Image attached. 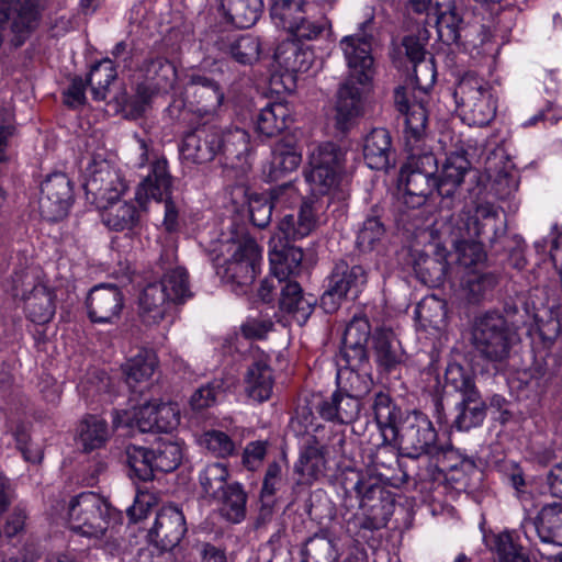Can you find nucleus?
<instances>
[{"label": "nucleus", "mask_w": 562, "mask_h": 562, "mask_svg": "<svg viewBox=\"0 0 562 562\" xmlns=\"http://www.w3.org/2000/svg\"><path fill=\"white\" fill-rule=\"evenodd\" d=\"M397 463L395 453L389 446H381L376 449L374 454L371 457V472L374 476L367 477L366 475L355 472L353 477L347 479L346 483H355L358 477L366 481L378 482L382 486V482L389 481L391 476L389 472L393 469V465Z\"/></svg>", "instance_id": "47"}, {"label": "nucleus", "mask_w": 562, "mask_h": 562, "mask_svg": "<svg viewBox=\"0 0 562 562\" xmlns=\"http://www.w3.org/2000/svg\"><path fill=\"white\" fill-rule=\"evenodd\" d=\"M126 462L131 474L142 481H149L154 477L156 467L151 448L140 446H128L126 448Z\"/></svg>", "instance_id": "48"}, {"label": "nucleus", "mask_w": 562, "mask_h": 562, "mask_svg": "<svg viewBox=\"0 0 562 562\" xmlns=\"http://www.w3.org/2000/svg\"><path fill=\"white\" fill-rule=\"evenodd\" d=\"M225 259L218 269L225 282L246 292L257 274L260 249L248 236L237 237L223 244Z\"/></svg>", "instance_id": "6"}, {"label": "nucleus", "mask_w": 562, "mask_h": 562, "mask_svg": "<svg viewBox=\"0 0 562 562\" xmlns=\"http://www.w3.org/2000/svg\"><path fill=\"white\" fill-rule=\"evenodd\" d=\"M119 520L120 513L94 492L80 493L69 502V527L81 536L99 538Z\"/></svg>", "instance_id": "5"}, {"label": "nucleus", "mask_w": 562, "mask_h": 562, "mask_svg": "<svg viewBox=\"0 0 562 562\" xmlns=\"http://www.w3.org/2000/svg\"><path fill=\"white\" fill-rule=\"evenodd\" d=\"M329 21L321 15L317 18L307 16L306 13L302 16V22H299L290 34H292L297 42L303 40L313 41L319 38L325 32L329 31Z\"/></svg>", "instance_id": "57"}, {"label": "nucleus", "mask_w": 562, "mask_h": 562, "mask_svg": "<svg viewBox=\"0 0 562 562\" xmlns=\"http://www.w3.org/2000/svg\"><path fill=\"white\" fill-rule=\"evenodd\" d=\"M436 159L432 154L425 153L419 156H409L406 165L401 169V181L404 184L403 203L408 209H418L427 202L437 190L434 167Z\"/></svg>", "instance_id": "10"}, {"label": "nucleus", "mask_w": 562, "mask_h": 562, "mask_svg": "<svg viewBox=\"0 0 562 562\" xmlns=\"http://www.w3.org/2000/svg\"><path fill=\"white\" fill-rule=\"evenodd\" d=\"M171 186L172 179L167 169V160L164 157H155L151 162V172L139 184L136 198L162 200L165 195L170 194Z\"/></svg>", "instance_id": "37"}, {"label": "nucleus", "mask_w": 562, "mask_h": 562, "mask_svg": "<svg viewBox=\"0 0 562 562\" xmlns=\"http://www.w3.org/2000/svg\"><path fill=\"white\" fill-rule=\"evenodd\" d=\"M151 98L153 90L146 85H138L132 98H130L125 91L113 97L120 106L124 110H128L130 113L135 116L142 115L146 111Z\"/></svg>", "instance_id": "59"}, {"label": "nucleus", "mask_w": 562, "mask_h": 562, "mask_svg": "<svg viewBox=\"0 0 562 562\" xmlns=\"http://www.w3.org/2000/svg\"><path fill=\"white\" fill-rule=\"evenodd\" d=\"M432 15L439 40L459 46L464 30L471 26L463 19V0H435Z\"/></svg>", "instance_id": "20"}, {"label": "nucleus", "mask_w": 562, "mask_h": 562, "mask_svg": "<svg viewBox=\"0 0 562 562\" xmlns=\"http://www.w3.org/2000/svg\"><path fill=\"white\" fill-rule=\"evenodd\" d=\"M281 311L288 313L299 324L304 325L314 311L316 299L313 295L305 296L301 285L291 279L279 285Z\"/></svg>", "instance_id": "29"}, {"label": "nucleus", "mask_w": 562, "mask_h": 562, "mask_svg": "<svg viewBox=\"0 0 562 562\" xmlns=\"http://www.w3.org/2000/svg\"><path fill=\"white\" fill-rule=\"evenodd\" d=\"M345 154L338 143H310L305 180L313 194L337 201L347 199L349 176L344 167Z\"/></svg>", "instance_id": "2"}, {"label": "nucleus", "mask_w": 562, "mask_h": 562, "mask_svg": "<svg viewBox=\"0 0 562 562\" xmlns=\"http://www.w3.org/2000/svg\"><path fill=\"white\" fill-rule=\"evenodd\" d=\"M116 78V69L114 68L111 59L105 58L102 61L94 64L87 78V85L91 89L94 100L103 101L109 93L110 85Z\"/></svg>", "instance_id": "46"}, {"label": "nucleus", "mask_w": 562, "mask_h": 562, "mask_svg": "<svg viewBox=\"0 0 562 562\" xmlns=\"http://www.w3.org/2000/svg\"><path fill=\"white\" fill-rule=\"evenodd\" d=\"M228 475V469L222 462L204 465L199 472V483L203 494L211 498L220 497V494L231 484L227 483Z\"/></svg>", "instance_id": "45"}, {"label": "nucleus", "mask_w": 562, "mask_h": 562, "mask_svg": "<svg viewBox=\"0 0 562 562\" xmlns=\"http://www.w3.org/2000/svg\"><path fill=\"white\" fill-rule=\"evenodd\" d=\"M154 454V465L156 471L171 472L176 470L181 463L183 452L180 443L160 439L154 448H151Z\"/></svg>", "instance_id": "50"}, {"label": "nucleus", "mask_w": 562, "mask_h": 562, "mask_svg": "<svg viewBox=\"0 0 562 562\" xmlns=\"http://www.w3.org/2000/svg\"><path fill=\"white\" fill-rule=\"evenodd\" d=\"M368 281V273L361 265L337 261L328 277L326 291L321 297V306L326 313H334L348 299H356Z\"/></svg>", "instance_id": "11"}, {"label": "nucleus", "mask_w": 562, "mask_h": 562, "mask_svg": "<svg viewBox=\"0 0 562 562\" xmlns=\"http://www.w3.org/2000/svg\"><path fill=\"white\" fill-rule=\"evenodd\" d=\"M109 437L110 430L106 422L98 416H87L78 426V445L86 452L102 448Z\"/></svg>", "instance_id": "42"}, {"label": "nucleus", "mask_w": 562, "mask_h": 562, "mask_svg": "<svg viewBox=\"0 0 562 562\" xmlns=\"http://www.w3.org/2000/svg\"><path fill=\"white\" fill-rule=\"evenodd\" d=\"M11 293L23 301L25 315L32 323L43 325L54 317L56 305L53 291L42 283H35L31 273H15Z\"/></svg>", "instance_id": "14"}, {"label": "nucleus", "mask_w": 562, "mask_h": 562, "mask_svg": "<svg viewBox=\"0 0 562 562\" xmlns=\"http://www.w3.org/2000/svg\"><path fill=\"white\" fill-rule=\"evenodd\" d=\"M385 229L379 217L371 216L364 220L357 234V247L361 251H370L384 236Z\"/></svg>", "instance_id": "60"}, {"label": "nucleus", "mask_w": 562, "mask_h": 562, "mask_svg": "<svg viewBox=\"0 0 562 562\" xmlns=\"http://www.w3.org/2000/svg\"><path fill=\"white\" fill-rule=\"evenodd\" d=\"M82 188L87 199L103 207L120 199L126 191V181L119 169L106 160L89 161L82 175Z\"/></svg>", "instance_id": "9"}, {"label": "nucleus", "mask_w": 562, "mask_h": 562, "mask_svg": "<svg viewBox=\"0 0 562 562\" xmlns=\"http://www.w3.org/2000/svg\"><path fill=\"white\" fill-rule=\"evenodd\" d=\"M302 161V154L295 143H274L271 149V160L265 169L267 178L276 181L285 173L294 171Z\"/></svg>", "instance_id": "39"}, {"label": "nucleus", "mask_w": 562, "mask_h": 562, "mask_svg": "<svg viewBox=\"0 0 562 562\" xmlns=\"http://www.w3.org/2000/svg\"><path fill=\"white\" fill-rule=\"evenodd\" d=\"M289 116V109L285 104L277 102L269 103L261 109L257 116L256 130L257 132L268 138L277 137L282 131L286 128V119Z\"/></svg>", "instance_id": "43"}, {"label": "nucleus", "mask_w": 562, "mask_h": 562, "mask_svg": "<svg viewBox=\"0 0 562 562\" xmlns=\"http://www.w3.org/2000/svg\"><path fill=\"white\" fill-rule=\"evenodd\" d=\"M209 132L213 137H218L220 140H248L249 134L246 130L238 126L217 127L214 124L205 122L198 125L193 130L186 132V137H196L198 139L209 137Z\"/></svg>", "instance_id": "55"}, {"label": "nucleus", "mask_w": 562, "mask_h": 562, "mask_svg": "<svg viewBox=\"0 0 562 562\" xmlns=\"http://www.w3.org/2000/svg\"><path fill=\"white\" fill-rule=\"evenodd\" d=\"M143 69L147 77L156 81L158 88H168L177 79L175 65L165 57L156 56L144 61Z\"/></svg>", "instance_id": "53"}, {"label": "nucleus", "mask_w": 562, "mask_h": 562, "mask_svg": "<svg viewBox=\"0 0 562 562\" xmlns=\"http://www.w3.org/2000/svg\"><path fill=\"white\" fill-rule=\"evenodd\" d=\"M499 211L490 203H479L473 214L471 212H462L456 224L449 225L458 229V235L464 237H480L483 234L492 233L494 236L499 231Z\"/></svg>", "instance_id": "24"}, {"label": "nucleus", "mask_w": 562, "mask_h": 562, "mask_svg": "<svg viewBox=\"0 0 562 562\" xmlns=\"http://www.w3.org/2000/svg\"><path fill=\"white\" fill-rule=\"evenodd\" d=\"M102 222L111 231H133L140 221V211L134 202H120L119 200L101 207Z\"/></svg>", "instance_id": "36"}, {"label": "nucleus", "mask_w": 562, "mask_h": 562, "mask_svg": "<svg viewBox=\"0 0 562 562\" xmlns=\"http://www.w3.org/2000/svg\"><path fill=\"white\" fill-rule=\"evenodd\" d=\"M123 306V294L112 284L93 286L87 297L88 316L95 324H114L120 318Z\"/></svg>", "instance_id": "21"}, {"label": "nucleus", "mask_w": 562, "mask_h": 562, "mask_svg": "<svg viewBox=\"0 0 562 562\" xmlns=\"http://www.w3.org/2000/svg\"><path fill=\"white\" fill-rule=\"evenodd\" d=\"M221 148V143H181L180 157L189 162L205 164L211 161Z\"/></svg>", "instance_id": "58"}, {"label": "nucleus", "mask_w": 562, "mask_h": 562, "mask_svg": "<svg viewBox=\"0 0 562 562\" xmlns=\"http://www.w3.org/2000/svg\"><path fill=\"white\" fill-rule=\"evenodd\" d=\"M215 47L241 66H252L258 63L262 52L260 38L250 33L221 35L215 42Z\"/></svg>", "instance_id": "25"}, {"label": "nucleus", "mask_w": 562, "mask_h": 562, "mask_svg": "<svg viewBox=\"0 0 562 562\" xmlns=\"http://www.w3.org/2000/svg\"><path fill=\"white\" fill-rule=\"evenodd\" d=\"M179 411L171 403L147 402L134 407L126 425L142 432H168L179 425Z\"/></svg>", "instance_id": "18"}, {"label": "nucleus", "mask_w": 562, "mask_h": 562, "mask_svg": "<svg viewBox=\"0 0 562 562\" xmlns=\"http://www.w3.org/2000/svg\"><path fill=\"white\" fill-rule=\"evenodd\" d=\"M378 33L375 15L369 12L363 21L358 23L356 33L339 41L346 63L362 65L363 68L374 67L372 50Z\"/></svg>", "instance_id": "17"}, {"label": "nucleus", "mask_w": 562, "mask_h": 562, "mask_svg": "<svg viewBox=\"0 0 562 562\" xmlns=\"http://www.w3.org/2000/svg\"><path fill=\"white\" fill-rule=\"evenodd\" d=\"M453 97L469 125L484 126L495 115L488 83L474 72H468L459 80Z\"/></svg>", "instance_id": "8"}, {"label": "nucleus", "mask_w": 562, "mask_h": 562, "mask_svg": "<svg viewBox=\"0 0 562 562\" xmlns=\"http://www.w3.org/2000/svg\"><path fill=\"white\" fill-rule=\"evenodd\" d=\"M288 243L282 245L280 250L274 248L270 251L272 274L278 279L279 285L299 273L303 260L302 249L289 246Z\"/></svg>", "instance_id": "40"}, {"label": "nucleus", "mask_w": 562, "mask_h": 562, "mask_svg": "<svg viewBox=\"0 0 562 562\" xmlns=\"http://www.w3.org/2000/svg\"><path fill=\"white\" fill-rule=\"evenodd\" d=\"M324 467L325 457L322 448L317 445H308L301 451L294 470L302 476L311 480L316 479L323 472Z\"/></svg>", "instance_id": "54"}, {"label": "nucleus", "mask_w": 562, "mask_h": 562, "mask_svg": "<svg viewBox=\"0 0 562 562\" xmlns=\"http://www.w3.org/2000/svg\"><path fill=\"white\" fill-rule=\"evenodd\" d=\"M447 231L450 233L451 244L454 248L450 258L457 265V268H462L464 274L479 270V267L483 265L486 258L483 246L474 240L475 237L459 236L457 228L448 226Z\"/></svg>", "instance_id": "31"}, {"label": "nucleus", "mask_w": 562, "mask_h": 562, "mask_svg": "<svg viewBox=\"0 0 562 562\" xmlns=\"http://www.w3.org/2000/svg\"><path fill=\"white\" fill-rule=\"evenodd\" d=\"M470 170L471 164L463 153H453L447 157L440 177L436 179L437 192L441 196V213L454 207L456 192Z\"/></svg>", "instance_id": "22"}, {"label": "nucleus", "mask_w": 562, "mask_h": 562, "mask_svg": "<svg viewBox=\"0 0 562 562\" xmlns=\"http://www.w3.org/2000/svg\"><path fill=\"white\" fill-rule=\"evenodd\" d=\"M336 550L331 540L325 537L310 539L304 549L305 562H334Z\"/></svg>", "instance_id": "63"}, {"label": "nucleus", "mask_w": 562, "mask_h": 562, "mask_svg": "<svg viewBox=\"0 0 562 562\" xmlns=\"http://www.w3.org/2000/svg\"><path fill=\"white\" fill-rule=\"evenodd\" d=\"M175 260L173 250L161 254L158 262L160 280L149 283L139 296V315L147 325L160 323L173 306L186 303L193 295L187 269Z\"/></svg>", "instance_id": "1"}, {"label": "nucleus", "mask_w": 562, "mask_h": 562, "mask_svg": "<svg viewBox=\"0 0 562 562\" xmlns=\"http://www.w3.org/2000/svg\"><path fill=\"white\" fill-rule=\"evenodd\" d=\"M436 76L437 71L432 55H428V58L413 64L412 79L414 81V89L423 94H427L434 87Z\"/></svg>", "instance_id": "61"}, {"label": "nucleus", "mask_w": 562, "mask_h": 562, "mask_svg": "<svg viewBox=\"0 0 562 562\" xmlns=\"http://www.w3.org/2000/svg\"><path fill=\"white\" fill-rule=\"evenodd\" d=\"M323 205L315 200L304 201L296 215V228L292 226V214H285L278 225L285 241L301 239L310 235L318 222V213Z\"/></svg>", "instance_id": "30"}, {"label": "nucleus", "mask_w": 562, "mask_h": 562, "mask_svg": "<svg viewBox=\"0 0 562 562\" xmlns=\"http://www.w3.org/2000/svg\"><path fill=\"white\" fill-rule=\"evenodd\" d=\"M519 341L517 330L498 312H486L474 317L470 342L476 357L494 366L505 363Z\"/></svg>", "instance_id": "3"}, {"label": "nucleus", "mask_w": 562, "mask_h": 562, "mask_svg": "<svg viewBox=\"0 0 562 562\" xmlns=\"http://www.w3.org/2000/svg\"><path fill=\"white\" fill-rule=\"evenodd\" d=\"M157 364L156 356L150 350H140L124 366L126 382L132 385L147 381L153 375Z\"/></svg>", "instance_id": "49"}, {"label": "nucleus", "mask_w": 562, "mask_h": 562, "mask_svg": "<svg viewBox=\"0 0 562 562\" xmlns=\"http://www.w3.org/2000/svg\"><path fill=\"white\" fill-rule=\"evenodd\" d=\"M303 0H273L270 16L274 24L291 33L305 13Z\"/></svg>", "instance_id": "44"}, {"label": "nucleus", "mask_w": 562, "mask_h": 562, "mask_svg": "<svg viewBox=\"0 0 562 562\" xmlns=\"http://www.w3.org/2000/svg\"><path fill=\"white\" fill-rule=\"evenodd\" d=\"M361 411L360 400L340 389L323 401L318 412L327 420L349 424L355 422Z\"/></svg>", "instance_id": "32"}, {"label": "nucleus", "mask_w": 562, "mask_h": 562, "mask_svg": "<svg viewBox=\"0 0 562 562\" xmlns=\"http://www.w3.org/2000/svg\"><path fill=\"white\" fill-rule=\"evenodd\" d=\"M220 513L227 521L239 524L246 517L247 494L238 482L231 483L216 498Z\"/></svg>", "instance_id": "41"}, {"label": "nucleus", "mask_w": 562, "mask_h": 562, "mask_svg": "<svg viewBox=\"0 0 562 562\" xmlns=\"http://www.w3.org/2000/svg\"><path fill=\"white\" fill-rule=\"evenodd\" d=\"M184 97L200 117H214L224 102L225 92L214 78L203 74H191L184 87Z\"/></svg>", "instance_id": "15"}, {"label": "nucleus", "mask_w": 562, "mask_h": 562, "mask_svg": "<svg viewBox=\"0 0 562 562\" xmlns=\"http://www.w3.org/2000/svg\"><path fill=\"white\" fill-rule=\"evenodd\" d=\"M72 186L63 172L49 175L41 186L38 199L40 213L47 221L64 218L72 203Z\"/></svg>", "instance_id": "16"}, {"label": "nucleus", "mask_w": 562, "mask_h": 562, "mask_svg": "<svg viewBox=\"0 0 562 562\" xmlns=\"http://www.w3.org/2000/svg\"><path fill=\"white\" fill-rule=\"evenodd\" d=\"M521 531L528 540L537 536L543 543L562 547V504L543 506L535 519H525Z\"/></svg>", "instance_id": "23"}, {"label": "nucleus", "mask_w": 562, "mask_h": 562, "mask_svg": "<svg viewBox=\"0 0 562 562\" xmlns=\"http://www.w3.org/2000/svg\"><path fill=\"white\" fill-rule=\"evenodd\" d=\"M186 531L187 525L182 510L169 505L158 510L148 538L160 551H169L180 543Z\"/></svg>", "instance_id": "19"}, {"label": "nucleus", "mask_w": 562, "mask_h": 562, "mask_svg": "<svg viewBox=\"0 0 562 562\" xmlns=\"http://www.w3.org/2000/svg\"><path fill=\"white\" fill-rule=\"evenodd\" d=\"M351 491L360 499L362 513L356 514L347 522L348 531L356 529L372 531L384 527L387 522L385 510V491L376 481H366L361 477L353 483Z\"/></svg>", "instance_id": "13"}, {"label": "nucleus", "mask_w": 562, "mask_h": 562, "mask_svg": "<svg viewBox=\"0 0 562 562\" xmlns=\"http://www.w3.org/2000/svg\"><path fill=\"white\" fill-rule=\"evenodd\" d=\"M372 348L375 361L386 371L395 369L403 361L401 344L391 329H376L372 336Z\"/></svg>", "instance_id": "38"}, {"label": "nucleus", "mask_w": 562, "mask_h": 562, "mask_svg": "<svg viewBox=\"0 0 562 562\" xmlns=\"http://www.w3.org/2000/svg\"><path fill=\"white\" fill-rule=\"evenodd\" d=\"M274 60L290 76L306 72L314 63V53L300 42L288 40L280 43L274 52Z\"/></svg>", "instance_id": "33"}, {"label": "nucleus", "mask_w": 562, "mask_h": 562, "mask_svg": "<svg viewBox=\"0 0 562 562\" xmlns=\"http://www.w3.org/2000/svg\"><path fill=\"white\" fill-rule=\"evenodd\" d=\"M199 443L213 454L225 458L235 451V443L229 436L220 430H210L202 434Z\"/></svg>", "instance_id": "62"}, {"label": "nucleus", "mask_w": 562, "mask_h": 562, "mask_svg": "<svg viewBox=\"0 0 562 562\" xmlns=\"http://www.w3.org/2000/svg\"><path fill=\"white\" fill-rule=\"evenodd\" d=\"M299 199V192L292 182H286L271 190V199L252 196L249 200V214L252 224L265 228L271 221L272 209L276 205H288Z\"/></svg>", "instance_id": "27"}, {"label": "nucleus", "mask_w": 562, "mask_h": 562, "mask_svg": "<svg viewBox=\"0 0 562 562\" xmlns=\"http://www.w3.org/2000/svg\"><path fill=\"white\" fill-rule=\"evenodd\" d=\"M350 359H339L336 380L338 387L359 400L367 395L372 385L373 380L370 373L369 359H361L359 363Z\"/></svg>", "instance_id": "26"}, {"label": "nucleus", "mask_w": 562, "mask_h": 562, "mask_svg": "<svg viewBox=\"0 0 562 562\" xmlns=\"http://www.w3.org/2000/svg\"><path fill=\"white\" fill-rule=\"evenodd\" d=\"M423 99L413 104L411 111L403 113L404 137L406 140L412 138L418 140L425 135L427 116L423 106Z\"/></svg>", "instance_id": "56"}, {"label": "nucleus", "mask_w": 562, "mask_h": 562, "mask_svg": "<svg viewBox=\"0 0 562 562\" xmlns=\"http://www.w3.org/2000/svg\"><path fill=\"white\" fill-rule=\"evenodd\" d=\"M403 456L418 459L440 452L437 447V431L429 417L418 411L407 412L400 419L393 434Z\"/></svg>", "instance_id": "7"}, {"label": "nucleus", "mask_w": 562, "mask_h": 562, "mask_svg": "<svg viewBox=\"0 0 562 562\" xmlns=\"http://www.w3.org/2000/svg\"><path fill=\"white\" fill-rule=\"evenodd\" d=\"M446 381L461 394L454 419L457 429L469 430L480 426L486 416V405L475 387L473 378L462 367L451 366L447 369Z\"/></svg>", "instance_id": "12"}, {"label": "nucleus", "mask_w": 562, "mask_h": 562, "mask_svg": "<svg viewBox=\"0 0 562 562\" xmlns=\"http://www.w3.org/2000/svg\"><path fill=\"white\" fill-rule=\"evenodd\" d=\"M220 10L225 21L239 29L257 23L263 12L262 0H221Z\"/></svg>", "instance_id": "34"}, {"label": "nucleus", "mask_w": 562, "mask_h": 562, "mask_svg": "<svg viewBox=\"0 0 562 562\" xmlns=\"http://www.w3.org/2000/svg\"><path fill=\"white\" fill-rule=\"evenodd\" d=\"M348 76L339 85L336 93L335 128L341 136L347 135L359 116L363 114L364 95L372 83L374 67L363 68L362 65L347 64Z\"/></svg>", "instance_id": "4"}, {"label": "nucleus", "mask_w": 562, "mask_h": 562, "mask_svg": "<svg viewBox=\"0 0 562 562\" xmlns=\"http://www.w3.org/2000/svg\"><path fill=\"white\" fill-rule=\"evenodd\" d=\"M494 550L499 562H529L521 547L516 544L509 532L505 531L494 537Z\"/></svg>", "instance_id": "64"}, {"label": "nucleus", "mask_w": 562, "mask_h": 562, "mask_svg": "<svg viewBox=\"0 0 562 562\" xmlns=\"http://www.w3.org/2000/svg\"><path fill=\"white\" fill-rule=\"evenodd\" d=\"M372 409L379 428L381 430L390 428L393 434L396 430L400 419L404 417L401 409L391 400L390 395L383 392L375 394Z\"/></svg>", "instance_id": "51"}, {"label": "nucleus", "mask_w": 562, "mask_h": 562, "mask_svg": "<svg viewBox=\"0 0 562 562\" xmlns=\"http://www.w3.org/2000/svg\"><path fill=\"white\" fill-rule=\"evenodd\" d=\"M464 31L459 47H462L470 54H476L477 56L493 55L494 45L491 34L484 25H471L470 29H465Z\"/></svg>", "instance_id": "52"}, {"label": "nucleus", "mask_w": 562, "mask_h": 562, "mask_svg": "<svg viewBox=\"0 0 562 562\" xmlns=\"http://www.w3.org/2000/svg\"><path fill=\"white\" fill-rule=\"evenodd\" d=\"M369 335V322L364 318H352L344 331L339 359L355 360L356 363H359L361 359H368L366 344Z\"/></svg>", "instance_id": "35"}, {"label": "nucleus", "mask_w": 562, "mask_h": 562, "mask_svg": "<svg viewBox=\"0 0 562 562\" xmlns=\"http://www.w3.org/2000/svg\"><path fill=\"white\" fill-rule=\"evenodd\" d=\"M273 383V371L269 363V357L263 353L254 357L245 374L247 395L256 402H265L272 394Z\"/></svg>", "instance_id": "28"}]
</instances>
